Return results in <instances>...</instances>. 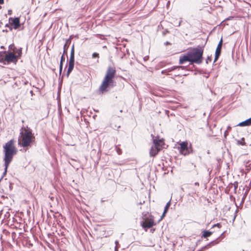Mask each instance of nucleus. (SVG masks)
I'll use <instances>...</instances> for the list:
<instances>
[{"mask_svg":"<svg viewBox=\"0 0 251 251\" xmlns=\"http://www.w3.org/2000/svg\"><path fill=\"white\" fill-rule=\"evenodd\" d=\"M35 137L32 133V129L27 126H23L20 129V135L18 137V145L24 149L31 145L35 142ZM27 149H25L26 151Z\"/></svg>","mask_w":251,"mask_h":251,"instance_id":"nucleus-1","label":"nucleus"},{"mask_svg":"<svg viewBox=\"0 0 251 251\" xmlns=\"http://www.w3.org/2000/svg\"><path fill=\"white\" fill-rule=\"evenodd\" d=\"M3 152L4 156L3 160L4 161V172L3 176L7 173V168L9 164L12 161L13 156L17 153V150L14 146L13 140H10L3 146Z\"/></svg>","mask_w":251,"mask_h":251,"instance_id":"nucleus-2","label":"nucleus"},{"mask_svg":"<svg viewBox=\"0 0 251 251\" xmlns=\"http://www.w3.org/2000/svg\"><path fill=\"white\" fill-rule=\"evenodd\" d=\"M191 61V64L196 63L200 64L203 61V47L198 46L193 48L187 51Z\"/></svg>","mask_w":251,"mask_h":251,"instance_id":"nucleus-3","label":"nucleus"},{"mask_svg":"<svg viewBox=\"0 0 251 251\" xmlns=\"http://www.w3.org/2000/svg\"><path fill=\"white\" fill-rule=\"evenodd\" d=\"M115 82L104 78L99 88V91L102 94L107 92L109 89L112 88L115 85Z\"/></svg>","mask_w":251,"mask_h":251,"instance_id":"nucleus-4","label":"nucleus"},{"mask_svg":"<svg viewBox=\"0 0 251 251\" xmlns=\"http://www.w3.org/2000/svg\"><path fill=\"white\" fill-rule=\"evenodd\" d=\"M178 150L179 152L184 155H188L192 151L191 145H190V146L188 147V143L187 141L181 142L179 144Z\"/></svg>","mask_w":251,"mask_h":251,"instance_id":"nucleus-5","label":"nucleus"},{"mask_svg":"<svg viewBox=\"0 0 251 251\" xmlns=\"http://www.w3.org/2000/svg\"><path fill=\"white\" fill-rule=\"evenodd\" d=\"M140 225L145 231L152 227L155 225L154 220L152 218L149 219L148 218H143V220L140 222Z\"/></svg>","mask_w":251,"mask_h":251,"instance_id":"nucleus-6","label":"nucleus"},{"mask_svg":"<svg viewBox=\"0 0 251 251\" xmlns=\"http://www.w3.org/2000/svg\"><path fill=\"white\" fill-rule=\"evenodd\" d=\"M116 75V70L110 66L108 67L104 78L114 81V78Z\"/></svg>","mask_w":251,"mask_h":251,"instance_id":"nucleus-7","label":"nucleus"},{"mask_svg":"<svg viewBox=\"0 0 251 251\" xmlns=\"http://www.w3.org/2000/svg\"><path fill=\"white\" fill-rule=\"evenodd\" d=\"M9 22L10 25H12L15 29H17L21 26V25L19 17H10L9 18Z\"/></svg>","mask_w":251,"mask_h":251,"instance_id":"nucleus-8","label":"nucleus"},{"mask_svg":"<svg viewBox=\"0 0 251 251\" xmlns=\"http://www.w3.org/2000/svg\"><path fill=\"white\" fill-rule=\"evenodd\" d=\"M5 60L7 64H9L11 62L16 63L18 61V57L17 55L10 52L5 56Z\"/></svg>","mask_w":251,"mask_h":251,"instance_id":"nucleus-9","label":"nucleus"},{"mask_svg":"<svg viewBox=\"0 0 251 251\" xmlns=\"http://www.w3.org/2000/svg\"><path fill=\"white\" fill-rule=\"evenodd\" d=\"M152 138V142L153 144V146L156 147H162V145L164 144V141L163 139H160L158 136H154L152 134L151 135Z\"/></svg>","mask_w":251,"mask_h":251,"instance_id":"nucleus-10","label":"nucleus"},{"mask_svg":"<svg viewBox=\"0 0 251 251\" xmlns=\"http://www.w3.org/2000/svg\"><path fill=\"white\" fill-rule=\"evenodd\" d=\"M186 62H189L191 64V61L187 52L185 54L181 55L179 59V63L180 64H183Z\"/></svg>","mask_w":251,"mask_h":251,"instance_id":"nucleus-11","label":"nucleus"},{"mask_svg":"<svg viewBox=\"0 0 251 251\" xmlns=\"http://www.w3.org/2000/svg\"><path fill=\"white\" fill-rule=\"evenodd\" d=\"M161 149L162 148L160 147H151L150 151V156L154 157Z\"/></svg>","mask_w":251,"mask_h":251,"instance_id":"nucleus-12","label":"nucleus"},{"mask_svg":"<svg viewBox=\"0 0 251 251\" xmlns=\"http://www.w3.org/2000/svg\"><path fill=\"white\" fill-rule=\"evenodd\" d=\"M219 239V237H218L216 239L211 241V242H210L206 245L203 246V247L201 248V251H203L204 250L207 249L209 248H211L212 246L218 244L219 242V241H218Z\"/></svg>","mask_w":251,"mask_h":251,"instance_id":"nucleus-13","label":"nucleus"},{"mask_svg":"<svg viewBox=\"0 0 251 251\" xmlns=\"http://www.w3.org/2000/svg\"><path fill=\"white\" fill-rule=\"evenodd\" d=\"M219 239V237H218L216 239L211 241V242H210L206 245L203 246V247L201 248V251H203L204 250L207 249L209 248H211L212 246L218 244L219 242V241H218Z\"/></svg>","mask_w":251,"mask_h":251,"instance_id":"nucleus-14","label":"nucleus"},{"mask_svg":"<svg viewBox=\"0 0 251 251\" xmlns=\"http://www.w3.org/2000/svg\"><path fill=\"white\" fill-rule=\"evenodd\" d=\"M251 125V117L239 123L237 126H247Z\"/></svg>","mask_w":251,"mask_h":251,"instance_id":"nucleus-15","label":"nucleus"},{"mask_svg":"<svg viewBox=\"0 0 251 251\" xmlns=\"http://www.w3.org/2000/svg\"><path fill=\"white\" fill-rule=\"evenodd\" d=\"M176 69H177V67L173 66L170 68L162 70L161 71V74L163 75H169V73L171 72Z\"/></svg>","mask_w":251,"mask_h":251,"instance_id":"nucleus-16","label":"nucleus"},{"mask_svg":"<svg viewBox=\"0 0 251 251\" xmlns=\"http://www.w3.org/2000/svg\"><path fill=\"white\" fill-rule=\"evenodd\" d=\"M75 66V62L69 61V66L68 68V70L67 72V76H69L70 73L72 72Z\"/></svg>","mask_w":251,"mask_h":251,"instance_id":"nucleus-17","label":"nucleus"},{"mask_svg":"<svg viewBox=\"0 0 251 251\" xmlns=\"http://www.w3.org/2000/svg\"><path fill=\"white\" fill-rule=\"evenodd\" d=\"M71 41L70 39H68L66 40L65 44L64 45L63 47V53L64 54H67V50L69 48V47L70 46V44H71Z\"/></svg>","mask_w":251,"mask_h":251,"instance_id":"nucleus-18","label":"nucleus"},{"mask_svg":"<svg viewBox=\"0 0 251 251\" xmlns=\"http://www.w3.org/2000/svg\"><path fill=\"white\" fill-rule=\"evenodd\" d=\"M75 47L74 44H73L71 48L69 61L75 62Z\"/></svg>","mask_w":251,"mask_h":251,"instance_id":"nucleus-19","label":"nucleus"},{"mask_svg":"<svg viewBox=\"0 0 251 251\" xmlns=\"http://www.w3.org/2000/svg\"><path fill=\"white\" fill-rule=\"evenodd\" d=\"M202 232L201 237L203 238H207V237H210L213 233V231L207 230H204Z\"/></svg>","mask_w":251,"mask_h":251,"instance_id":"nucleus-20","label":"nucleus"},{"mask_svg":"<svg viewBox=\"0 0 251 251\" xmlns=\"http://www.w3.org/2000/svg\"><path fill=\"white\" fill-rule=\"evenodd\" d=\"M222 45H223V39L222 38L218 44V46L216 49L215 52L221 53Z\"/></svg>","mask_w":251,"mask_h":251,"instance_id":"nucleus-21","label":"nucleus"},{"mask_svg":"<svg viewBox=\"0 0 251 251\" xmlns=\"http://www.w3.org/2000/svg\"><path fill=\"white\" fill-rule=\"evenodd\" d=\"M171 205V200H170L166 204L164 211L165 212H168L169 208Z\"/></svg>","mask_w":251,"mask_h":251,"instance_id":"nucleus-22","label":"nucleus"},{"mask_svg":"<svg viewBox=\"0 0 251 251\" xmlns=\"http://www.w3.org/2000/svg\"><path fill=\"white\" fill-rule=\"evenodd\" d=\"M115 150L116 151L117 153L120 155L122 153V150L119 147V145H117L115 146Z\"/></svg>","mask_w":251,"mask_h":251,"instance_id":"nucleus-23","label":"nucleus"},{"mask_svg":"<svg viewBox=\"0 0 251 251\" xmlns=\"http://www.w3.org/2000/svg\"><path fill=\"white\" fill-rule=\"evenodd\" d=\"M6 61L5 60V56L4 57L0 55V63H3L4 65L6 64Z\"/></svg>","mask_w":251,"mask_h":251,"instance_id":"nucleus-24","label":"nucleus"},{"mask_svg":"<svg viewBox=\"0 0 251 251\" xmlns=\"http://www.w3.org/2000/svg\"><path fill=\"white\" fill-rule=\"evenodd\" d=\"M221 55L220 53L215 52L214 62L217 61Z\"/></svg>","mask_w":251,"mask_h":251,"instance_id":"nucleus-25","label":"nucleus"},{"mask_svg":"<svg viewBox=\"0 0 251 251\" xmlns=\"http://www.w3.org/2000/svg\"><path fill=\"white\" fill-rule=\"evenodd\" d=\"M244 140H244V138H242L241 140H238V141H237L238 144L242 145V146L245 145V142Z\"/></svg>","mask_w":251,"mask_h":251,"instance_id":"nucleus-26","label":"nucleus"},{"mask_svg":"<svg viewBox=\"0 0 251 251\" xmlns=\"http://www.w3.org/2000/svg\"><path fill=\"white\" fill-rule=\"evenodd\" d=\"M63 62H60L59 64V75H60L63 69Z\"/></svg>","mask_w":251,"mask_h":251,"instance_id":"nucleus-27","label":"nucleus"},{"mask_svg":"<svg viewBox=\"0 0 251 251\" xmlns=\"http://www.w3.org/2000/svg\"><path fill=\"white\" fill-rule=\"evenodd\" d=\"M92 57L94 58H99V54L97 52H94L92 54Z\"/></svg>","mask_w":251,"mask_h":251,"instance_id":"nucleus-28","label":"nucleus"},{"mask_svg":"<svg viewBox=\"0 0 251 251\" xmlns=\"http://www.w3.org/2000/svg\"><path fill=\"white\" fill-rule=\"evenodd\" d=\"M65 54H64V53H63V54L62 55V56H61L60 61V62H64L65 61Z\"/></svg>","mask_w":251,"mask_h":251,"instance_id":"nucleus-29","label":"nucleus"},{"mask_svg":"<svg viewBox=\"0 0 251 251\" xmlns=\"http://www.w3.org/2000/svg\"><path fill=\"white\" fill-rule=\"evenodd\" d=\"M222 226L221 225L220 223H217L216 224H214L212 226V228L215 227H218V228H221Z\"/></svg>","mask_w":251,"mask_h":251,"instance_id":"nucleus-30","label":"nucleus"},{"mask_svg":"<svg viewBox=\"0 0 251 251\" xmlns=\"http://www.w3.org/2000/svg\"><path fill=\"white\" fill-rule=\"evenodd\" d=\"M177 67V69H182V70H185L186 68V67L183 66H176Z\"/></svg>","mask_w":251,"mask_h":251,"instance_id":"nucleus-31","label":"nucleus"},{"mask_svg":"<svg viewBox=\"0 0 251 251\" xmlns=\"http://www.w3.org/2000/svg\"><path fill=\"white\" fill-rule=\"evenodd\" d=\"M166 213H167V212H165L164 211H163V213L162 214V216H161V218L159 220L158 222H159V221H160L161 220H162V219L165 216Z\"/></svg>","mask_w":251,"mask_h":251,"instance_id":"nucleus-32","label":"nucleus"},{"mask_svg":"<svg viewBox=\"0 0 251 251\" xmlns=\"http://www.w3.org/2000/svg\"><path fill=\"white\" fill-rule=\"evenodd\" d=\"M211 61V58L210 56H208L206 59V63L208 64L209 62H210Z\"/></svg>","mask_w":251,"mask_h":251,"instance_id":"nucleus-33","label":"nucleus"},{"mask_svg":"<svg viewBox=\"0 0 251 251\" xmlns=\"http://www.w3.org/2000/svg\"><path fill=\"white\" fill-rule=\"evenodd\" d=\"M233 185L234 187V190H236L238 187V182L236 181L234 182V183H233Z\"/></svg>","mask_w":251,"mask_h":251,"instance_id":"nucleus-34","label":"nucleus"},{"mask_svg":"<svg viewBox=\"0 0 251 251\" xmlns=\"http://www.w3.org/2000/svg\"><path fill=\"white\" fill-rule=\"evenodd\" d=\"M12 185H13V183H9V189H10V190H12V188H13V187H12Z\"/></svg>","mask_w":251,"mask_h":251,"instance_id":"nucleus-35","label":"nucleus"},{"mask_svg":"<svg viewBox=\"0 0 251 251\" xmlns=\"http://www.w3.org/2000/svg\"><path fill=\"white\" fill-rule=\"evenodd\" d=\"M12 13V10H8V15H11Z\"/></svg>","mask_w":251,"mask_h":251,"instance_id":"nucleus-36","label":"nucleus"},{"mask_svg":"<svg viewBox=\"0 0 251 251\" xmlns=\"http://www.w3.org/2000/svg\"><path fill=\"white\" fill-rule=\"evenodd\" d=\"M8 28L10 31H12L13 28V26L12 25H10Z\"/></svg>","mask_w":251,"mask_h":251,"instance_id":"nucleus-37","label":"nucleus"},{"mask_svg":"<svg viewBox=\"0 0 251 251\" xmlns=\"http://www.w3.org/2000/svg\"><path fill=\"white\" fill-rule=\"evenodd\" d=\"M119 247L116 245L115 247V251H118Z\"/></svg>","mask_w":251,"mask_h":251,"instance_id":"nucleus-38","label":"nucleus"},{"mask_svg":"<svg viewBox=\"0 0 251 251\" xmlns=\"http://www.w3.org/2000/svg\"><path fill=\"white\" fill-rule=\"evenodd\" d=\"M4 3V0H0V4H2Z\"/></svg>","mask_w":251,"mask_h":251,"instance_id":"nucleus-39","label":"nucleus"},{"mask_svg":"<svg viewBox=\"0 0 251 251\" xmlns=\"http://www.w3.org/2000/svg\"><path fill=\"white\" fill-rule=\"evenodd\" d=\"M19 51H20L19 52V55L20 56L22 53V49L21 48L20 49V50Z\"/></svg>","mask_w":251,"mask_h":251,"instance_id":"nucleus-40","label":"nucleus"},{"mask_svg":"<svg viewBox=\"0 0 251 251\" xmlns=\"http://www.w3.org/2000/svg\"><path fill=\"white\" fill-rule=\"evenodd\" d=\"M9 24H6L5 25V27H9L10 26V25H9Z\"/></svg>","mask_w":251,"mask_h":251,"instance_id":"nucleus-41","label":"nucleus"},{"mask_svg":"<svg viewBox=\"0 0 251 251\" xmlns=\"http://www.w3.org/2000/svg\"><path fill=\"white\" fill-rule=\"evenodd\" d=\"M115 244H116V245L118 246V244H119L118 241H117V240L115 241Z\"/></svg>","mask_w":251,"mask_h":251,"instance_id":"nucleus-42","label":"nucleus"},{"mask_svg":"<svg viewBox=\"0 0 251 251\" xmlns=\"http://www.w3.org/2000/svg\"><path fill=\"white\" fill-rule=\"evenodd\" d=\"M195 185L199 186V183L198 182H196L195 183Z\"/></svg>","mask_w":251,"mask_h":251,"instance_id":"nucleus-43","label":"nucleus"},{"mask_svg":"<svg viewBox=\"0 0 251 251\" xmlns=\"http://www.w3.org/2000/svg\"><path fill=\"white\" fill-rule=\"evenodd\" d=\"M2 32H8V30H7V29H3V30H2Z\"/></svg>","mask_w":251,"mask_h":251,"instance_id":"nucleus-44","label":"nucleus"},{"mask_svg":"<svg viewBox=\"0 0 251 251\" xmlns=\"http://www.w3.org/2000/svg\"><path fill=\"white\" fill-rule=\"evenodd\" d=\"M180 24H181V22L180 21L178 23H177V25H177V26H180Z\"/></svg>","mask_w":251,"mask_h":251,"instance_id":"nucleus-45","label":"nucleus"},{"mask_svg":"<svg viewBox=\"0 0 251 251\" xmlns=\"http://www.w3.org/2000/svg\"><path fill=\"white\" fill-rule=\"evenodd\" d=\"M180 24H181V22L180 21L178 23H177V25H177V26H180Z\"/></svg>","mask_w":251,"mask_h":251,"instance_id":"nucleus-46","label":"nucleus"},{"mask_svg":"<svg viewBox=\"0 0 251 251\" xmlns=\"http://www.w3.org/2000/svg\"><path fill=\"white\" fill-rule=\"evenodd\" d=\"M165 45H168V44H170V43L169 42H166L165 43Z\"/></svg>","mask_w":251,"mask_h":251,"instance_id":"nucleus-47","label":"nucleus"},{"mask_svg":"<svg viewBox=\"0 0 251 251\" xmlns=\"http://www.w3.org/2000/svg\"><path fill=\"white\" fill-rule=\"evenodd\" d=\"M30 93L32 95H33V91L32 90H31L30 91Z\"/></svg>","mask_w":251,"mask_h":251,"instance_id":"nucleus-48","label":"nucleus"},{"mask_svg":"<svg viewBox=\"0 0 251 251\" xmlns=\"http://www.w3.org/2000/svg\"><path fill=\"white\" fill-rule=\"evenodd\" d=\"M0 48H1V49H4V47L3 46H1L0 47Z\"/></svg>","mask_w":251,"mask_h":251,"instance_id":"nucleus-49","label":"nucleus"},{"mask_svg":"<svg viewBox=\"0 0 251 251\" xmlns=\"http://www.w3.org/2000/svg\"><path fill=\"white\" fill-rule=\"evenodd\" d=\"M231 129V127L230 126H228L227 127V129Z\"/></svg>","mask_w":251,"mask_h":251,"instance_id":"nucleus-50","label":"nucleus"},{"mask_svg":"<svg viewBox=\"0 0 251 251\" xmlns=\"http://www.w3.org/2000/svg\"><path fill=\"white\" fill-rule=\"evenodd\" d=\"M197 191L196 190H194V193L196 194L197 193Z\"/></svg>","mask_w":251,"mask_h":251,"instance_id":"nucleus-51","label":"nucleus"},{"mask_svg":"<svg viewBox=\"0 0 251 251\" xmlns=\"http://www.w3.org/2000/svg\"><path fill=\"white\" fill-rule=\"evenodd\" d=\"M72 37H73V35H71V36H70V39H70V40H71V38H72Z\"/></svg>","mask_w":251,"mask_h":251,"instance_id":"nucleus-52","label":"nucleus"},{"mask_svg":"<svg viewBox=\"0 0 251 251\" xmlns=\"http://www.w3.org/2000/svg\"><path fill=\"white\" fill-rule=\"evenodd\" d=\"M176 75V76H179V75H179V74H177V75Z\"/></svg>","mask_w":251,"mask_h":251,"instance_id":"nucleus-53","label":"nucleus"},{"mask_svg":"<svg viewBox=\"0 0 251 251\" xmlns=\"http://www.w3.org/2000/svg\"><path fill=\"white\" fill-rule=\"evenodd\" d=\"M226 131L225 132V136H226Z\"/></svg>","mask_w":251,"mask_h":251,"instance_id":"nucleus-54","label":"nucleus"},{"mask_svg":"<svg viewBox=\"0 0 251 251\" xmlns=\"http://www.w3.org/2000/svg\"><path fill=\"white\" fill-rule=\"evenodd\" d=\"M154 229H151V231L152 232H153V231H154Z\"/></svg>","mask_w":251,"mask_h":251,"instance_id":"nucleus-55","label":"nucleus"},{"mask_svg":"<svg viewBox=\"0 0 251 251\" xmlns=\"http://www.w3.org/2000/svg\"><path fill=\"white\" fill-rule=\"evenodd\" d=\"M250 185L251 186V182L250 183Z\"/></svg>","mask_w":251,"mask_h":251,"instance_id":"nucleus-56","label":"nucleus"},{"mask_svg":"<svg viewBox=\"0 0 251 251\" xmlns=\"http://www.w3.org/2000/svg\"><path fill=\"white\" fill-rule=\"evenodd\" d=\"M1 8V7L0 6V8Z\"/></svg>","mask_w":251,"mask_h":251,"instance_id":"nucleus-57","label":"nucleus"}]
</instances>
